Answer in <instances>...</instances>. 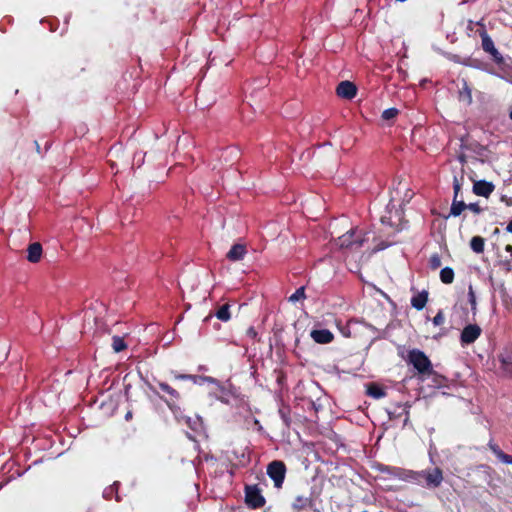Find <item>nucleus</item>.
<instances>
[{
    "instance_id": "nucleus-1",
    "label": "nucleus",
    "mask_w": 512,
    "mask_h": 512,
    "mask_svg": "<svg viewBox=\"0 0 512 512\" xmlns=\"http://www.w3.org/2000/svg\"><path fill=\"white\" fill-rule=\"evenodd\" d=\"M414 473V483L428 489L438 488L443 482V472L438 467L414 471Z\"/></svg>"
},
{
    "instance_id": "nucleus-2",
    "label": "nucleus",
    "mask_w": 512,
    "mask_h": 512,
    "mask_svg": "<svg viewBox=\"0 0 512 512\" xmlns=\"http://www.w3.org/2000/svg\"><path fill=\"white\" fill-rule=\"evenodd\" d=\"M366 234L362 230L351 229L338 237L336 245L341 249L356 250L363 246Z\"/></svg>"
},
{
    "instance_id": "nucleus-3",
    "label": "nucleus",
    "mask_w": 512,
    "mask_h": 512,
    "mask_svg": "<svg viewBox=\"0 0 512 512\" xmlns=\"http://www.w3.org/2000/svg\"><path fill=\"white\" fill-rule=\"evenodd\" d=\"M408 361L421 374L430 373L432 371L430 360L424 352L418 349H413L409 352Z\"/></svg>"
},
{
    "instance_id": "nucleus-4",
    "label": "nucleus",
    "mask_w": 512,
    "mask_h": 512,
    "mask_svg": "<svg viewBox=\"0 0 512 512\" xmlns=\"http://www.w3.org/2000/svg\"><path fill=\"white\" fill-rule=\"evenodd\" d=\"M267 474L276 488H281L286 475V466L282 461H272L267 467Z\"/></svg>"
},
{
    "instance_id": "nucleus-5",
    "label": "nucleus",
    "mask_w": 512,
    "mask_h": 512,
    "mask_svg": "<svg viewBox=\"0 0 512 512\" xmlns=\"http://www.w3.org/2000/svg\"><path fill=\"white\" fill-rule=\"evenodd\" d=\"M480 36L482 39L483 50L489 53L497 64L503 63V56L495 48L494 42L491 39V37L487 34L485 28H482V30L480 31Z\"/></svg>"
},
{
    "instance_id": "nucleus-6",
    "label": "nucleus",
    "mask_w": 512,
    "mask_h": 512,
    "mask_svg": "<svg viewBox=\"0 0 512 512\" xmlns=\"http://www.w3.org/2000/svg\"><path fill=\"white\" fill-rule=\"evenodd\" d=\"M482 329L477 324H468L465 326L460 335V343L462 346L474 343L481 335Z\"/></svg>"
},
{
    "instance_id": "nucleus-7",
    "label": "nucleus",
    "mask_w": 512,
    "mask_h": 512,
    "mask_svg": "<svg viewBox=\"0 0 512 512\" xmlns=\"http://www.w3.org/2000/svg\"><path fill=\"white\" fill-rule=\"evenodd\" d=\"M245 500L249 507L256 509L265 504V499L256 486H248L245 491Z\"/></svg>"
},
{
    "instance_id": "nucleus-8",
    "label": "nucleus",
    "mask_w": 512,
    "mask_h": 512,
    "mask_svg": "<svg viewBox=\"0 0 512 512\" xmlns=\"http://www.w3.org/2000/svg\"><path fill=\"white\" fill-rule=\"evenodd\" d=\"M381 471L402 481L414 483L415 473L413 470L403 469L400 467L385 466L384 468L381 469Z\"/></svg>"
},
{
    "instance_id": "nucleus-9",
    "label": "nucleus",
    "mask_w": 512,
    "mask_h": 512,
    "mask_svg": "<svg viewBox=\"0 0 512 512\" xmlns=\"http://www.w3.org/2000/svg\"><path fill=\"white\" fill-rule=\"evenodd\" d=\"M357 87L350 81H342L338 84L336 93L344 99H352L355 97Z\"/></svg>"
},
{
    "instance_id": "nucleus-10",
    "label": "nucleus",
    "mask_w": 512,
    "mask_h": 512,
    "mask_svg": "<svg viewBox=\"0 0 512 512\" xmlns=\"http://www.w3.org/2000/svg\"><path fill=\"white\" fill-rule=\"evenodd\" d=\"M495 186L492 182H488L485 180L475 181L473 184V193L488 198L490 194L494 191Z\"/></svg>"
},
{
    "instance_id": "nucleus-11",
    "label": "nucleus",
    "mask_w": 512,
    "mask_h": 512,
    "mask_svg": "<svg viewBox=\"0 0 512 512\" xmlns=\"http://www.w3.org/2000/svg\"><path fill=\"white\" fill-rule=\"evenodd\" d=\"M310 336L319 344H328L334 338L332 332L328 329L312 330Z\"/></svg>"
},
{
    "instance_id": "nucleus-12",
    "label": "nucleus",
    "mask_w": 512,
    "mask_h": 512,
    "mask_svg": "<svg viewBox=\"0 0 512 512\" xmlns=\"http://www.w3.org/2000/svg\"><path fill=\"white\" fill-rule=\"evenodd\" d=\"M42 246L38 242L30 244L27 248V260L31 263H37L42 257Z\"/></svg>"
},
{
    "instance_id": "nucleus-13",
    "label": "nucleus",
    "mask_w": 512,
    "mask_h": 512,
    "mask_svg": "<svg viewBox=\"0 0 512 512\" xmlns=\"http://www.w3.org/2000/svg\"><path fill=\"white\" fill-rule=\"evenodd\" d=\"M247 251L244 245L242 244H234L229 252L227 253V258L230 261H240L244 258Z\"/></svg>"
},
{
    "instance_id": "nucleus-14",
    "label": "nucleus",
    "mask_w": 512,
    "mask_h": 512,
    "mask_svg": "<svg viewBox=\"0 0 512 512\" xmlns=\"http://www.w3.org/2000/svg\"><path fill=\"white\" fill-rule=\"evenodd\" d=\"M428 301V292L422 291L411 298V306L416 310H422Z\"/></svg>"
},
{
    "instance_id": "nucleus-15",
    "label": "nucleus",
    "mask_w": 512,
    "mask_h": 512,
    "mask_svg": "<svg viewBox=\"0 0 512 512\" xmlns=\"http://www.w3.org/2000/svg\"><path fill=\"white\" fill-rule=\"evenodd\" d=\"M395 192L396 194L403 193L401 200L403 204L409 203L414 196V192L408 188L407 184L402 182L398 183V186L395 188Z\"/></svg>"
},
{
    "instance_id": "nucleus-16",
    "label": "nucleus",
    "mask_w": 512,
    "mask_h": 512,
    "mask_svg": "<svg viewBox=\"0 0 512 512\" xmlns=\"http://www.w3.org/2000/svg\"><path fill=\"white\" fill-rule=\"evenodd\" d=\"M312 504V500L308 497L304 496H297L292 503V508L296 512H300L304 510L306 507L310 506Z\"/></svg>"
},
{
    "instance_id": "nucleus-17",
    "label": "nucleus",
    "mask_w": 512,
    "mask_h": 512,
    "mask_svg": "<svg viewBox=\"0 0 512 512\" xmlns=\"http://www.w3.org/2000/svg\"><path fill=\"white\" fill-rule=\"evenodd\" d=\"M465 209H467V204L464 201L458 200V199H453L449 216L457 217V216L461 215V213Z\"/></svg>"
},
{
    "instance_id": "nucleus-18",
    "label": "nucleus",
    "mask_w": 512,
    "mask_h": 512,
    "mask_svg": "<svg viewBox=\"0 0 512 512\" xmlns=\"http://www.w3.org/2000/svg\"><path fill=\"white\" fill-rule=\"evenodd\" d=\"M459 99L467 104L472 102V92L465 80H463V86L459 90Z\"/></svg>"
},
{
    "instance_id": "nucleus-19",
    "label": "nucleus",
    "mask_w": 512,
    "mask_h": 512,
    "mask_svg": "<svg viewBox=\"0 0 512 512\" xmlns=\"http://www.w3.org/2000/svg\"><path fill=\"white\" fill-rule=\"evenodd\" d=\"M485 241L480 236H474L470 241V247L475 253H482L484 251Z\"/></svg>"
},
{
    "instance_id": "nucleus-20",
    "label": "nucleus",
    "mask_w": 512,
    "mask_h": 512,
    "mask_svg": "<svg viewBox=\"0 0 512 512\" xmlns=\"http://www.w3.org/2000/svg\"><path fill=\"white\" fill-rule=\"evenodd\" d=\"M440 279L444 284H451L454 280V271L450 267H445L440 271Z\"/></svg>"
},
{
    "instance_id": "nucleus-21",
    "label": "nucleus",
    "mask_w": 512,
    "mask_h": 512,
    "mask_svg": "<svg viewBox=\"0 0 512 512\" xmlns=\"http://www.w3.org/2000/svg\"><path fill=\"white\" fill-rule=\"evenodd\" d=\"M367 394L374 399H380L385 396L384 390L375 384L368 386Z\"/></svg>"
},
{
    "instance_id": "nucleus-22",
    "label": "nucleus",
    "mask_w": 512,
    "mask_h": 512,
    "mask_svg": "<svg viewBox=\"0 0 512 512\" xmlns=\"http://www.w3.org/2000/svg\"><path fill=\"white\" fill-rule=\"evenodd\" d=\"M230 306L228 304H224L222 305L216 312V317L221 320V321H228L230 320L231 318V315H230Z\"/></svg>"
},
{
    "instance_id": "nucleus-23",
    "label": "nucleus",
    "mask_w": 512,
    "mask_h": 512,
    "mask_svg": "<svg viewBox=\"0 0 512 512\" xmlns=\"http://www.w3.org/2000/svg\"><path fill=\"white\" fill-rule=\"evenodd\" d=\"M503 369L512 376V350L501 357Z\"/></svg>"
},
{
    "instance_id": "nucleus-24",
    "label": "nucleus",
    "mask_w": 512,
    "mask_h": 512,
    "mask_svg": "<svg viewBox=\"0 0 512 512\" xmlns=\"http://www.w3.org/2000/svg\"><path fill=\"white\" fill-rule=\"evenodd\" d=\"M112 348H113V350L116 353L121 352L122 350H124L126 348V344H125L123 338H121L119 336H113V338H112Z\"/></svg>"
},
{
    "instance_id": "nucleus-25",
    "label": "nucleus",
    "mask_w": 512,
    "mask_h": 512,
    "mask_svg": "<svg viewBox=\"0 0 512 512\" xmlns=\"http://www.w3.org/2000/svg\"><path fill=\"white\" fill-rule=\"evenodd\" d=\"M160 389L168 393L173 399H179V393L165 382L158 383Z\"/></svg>"
},
{
    "instance_id": "nucleus-26",
    "label": "nucleus",
    "mask_w": 512,
    "mask_h": 512,
    "mask_svg": "<svg viewBox=\"0 0 512 512\" xmlns=\"http://www.w3.org/2000/svg\"><path fill=\"white\" fill-rule=\"evenodd\" d=\"M305 288L304 286L299 287L290 297L289 301L295 303L299 300L305 299Z\"/></svg>"
},
{
    "instance_id": "nucleus-27",
    "label": "nucleus",
    "mask_w": 512,
    "mask_h": 512,
    "mask_svg": "<svg viewBox=\"0 0 512 512\" xmlns=\"http://www.w3.org/2000/svg\"><path fill=\"white\" fill-rule=\"evenodd\" d=\"M468 300L471 305L472 312L475 313L477 303H476V296H475L472 285H470L468 288Z\"/></svg>"
},
{
    "instance_id": "nucleus-28",
    "label": "nucleus",
    "mask_w": 512,
    "mask_h": 512,
    "mask_svg": "<svg viewBox=\"0 0 512 512\" xmlns=\"http://www.w3.org/2000/svg\"><path fill=\"white\" fill-rule=\"evenodd\" d=\"M117 486H118V483L115 482L113 485L107 487L104 491H103V497L105 499H112V497L114 496V494L116 493V489H117Z\"/></svg>"
},
{
    "instance_id": "nucleus-29",
    "label": "nucleus",
    "mask_w": 512,
    "mask_h": 512,
    "mask_svg": "<svg viewBox=\"0 0 512 512\" xmlns=\"http://www.w3.org/2000/svg\"><path fill=\"white\" fill-rule=\"evenodd\" d=\"M398 114V110L396 108H388L383 111L382 118L384 120H391L395 118Z\"/></svg>"
},
{
    "instance_id": "nucleus-30",
    "label": "nucleus",
    "mask_w": 512,
    "mask_h": 512,
    "mask_svg": "<svg viewBox=\"0 0 512 512\" xmlns=\"http://www.w3.org/2000/svg\"><path fill=\"white\" fill-rule=\"evenodd\" d=\"M431 269L435 270L441 266V258L438 254H433L429 259Z\"/></svg>"
},
{
    "instance_id": "nucleus-31",
    "label": "nucleus",
    "mask_w": 512,
    "mask_h": 512,
    "mask_svg": "<svg viewBox=\"0 0 512 512\" xmlns=\"http://www.w3.org/2000/svg\"><path fill=\"white\" fill-rule=\"evenodd\" d=\"M445 317L443 312L440 310L438 313L434 316L432 322L435 326H440L444 323Z\"/></svg>"
},
{
    "instance_id": "nucleus-32",
    "label": "nucleus",
    "mask_w": 512,
    "mask_h": 512,
    "mask_svg": "<svg viewBox=\"0 0 512 512\" xmlns=\"http://www.w3.org/2000/svg\"><path fill=\"white\" fill-rule=\"evenodd\" d=\"M453 190H454V197H453V199H458V195H459V192L461 190V183L457 179V177H454V180H453Z\"/></svg>"
},
{
    "instance_id": "nucleus-33",
    "label": "nucleus",
    "mask_w": 512,
    "mask_h": 512,
    "mask_svg": "<svg viewBox=\"0 0 512 512\" xmlns=\"http://www.w3.org/2000/svg\"><path fill=\"white\" fill-rule=\"evenodd\" d=\"M489 448L491 449V451L495 454V456L499 459L500 456L504 453L500 448L499 446H497L496 444H493L492 442L489 443Z\"/></svg>"
},
{
    "instance_id": "nucleus-34",
    "label": "nucleus",
    "mask_w": 512,
    "mask_h": 512,
    "mask_svg": "<svg viewBox=\"0 0 512 512\" xmlns=\"http://www.w3.org/2000/svg\"><path fill=\"white\" fill-rule=\"evenodd\" d=\"M489 448L491 449V451L495 454V456L499 459L500 456L504 453L500 448L499 446H497L496 444H493L492 442L489 443Z\"/></svg>"
},
{
    "instance_id": "nucleus-35",
    "label": "nucleus",
    "mask_w": 512,
    "mask_h": 512,
    "mask_svg": "<svg viewBox=\"0 0 512 512\" xmlns=\"http://www.w3.org/2000/svg\"><path fill=\"white\" fill-rule=\"evenodd\" d=\"M467 209L471 210L475 214H480L483 211L478 203L467 204Z\"/></svg>"
},
{
    "instance_id": "nucleus-36",
    "label": "nucleus",
    "mask_w": 512,
    "mask_h": 512,
    "mask_svg": "<svg viewBox=\"0 0 512 512\" xmlns=\"http://www.w3.org/2000/svg\"><path fill=\"white\" fill-rule=\"evenodd\" d=\"M499 460L505 464H512V456L511 455H508L506 453H503Z\"/></svg>"
},
{
    "instance_id": "nucleus-37",
    "label": "nucleus",
    "mask_w": 512,
    "mask_h": 512,
    "mask_svg": "<svg viewBox=\"0 0 512 512\" xmlns=\"http://www.w3.org/2000/svg\"><path fill=\"white\" fill-rule=\"evenodd\" d=\"M399 408H401L403 413L405 414L404 425H406L409 420V407L405 405L403 407L399 406Z\"/></svg>"
},
{
    "instance_id": "nucleus-38",
    "label": "nucleus",
    "mask_w": 512,
    "mask_h": 512,
    "mask_svg": "<svg viewBox=\"0 0 512 512\" xmlns=\"http://www.w3.org/2000/svg\"><path fill=\"white\" fill-rule=\"evenodd\" d=\"M246 334L248 337L250 338H255L257 336V332L256 330L254 329V327H249L246 331Z\"/></svg>"
},
{
    "instance_id": "nucleus-39",
    "label": "nucleus",
    "mask_w": 512,
    "mask_h": 512,
    "mask_svg": "<svg viewBox=\"0 0 512 512\" xmlns=\"http://www.w3.org/2000/svg\"><path fill=\"white\" fill-rule=\"evenodd\" d=\"M388 414H389V419L390 420L395 419L396 417L401 415V413H397L396 411L395 412L389 411Z\"/></svg>"
},
{
    "instance_id": "nucleus-40",
    "label": "nucleus",
    "mask_w": 512,
    "mask_h": 512,
    "mask_svg": "<svg viewBox=\"0 0 512 512\" xmlns=\"http://www.w3.org/2000/svg\"><path fill=\"white\" fill-rule=\"evenodd\" d=\"M186 423H187V424H188L192 429H195V426H194V425H196L197 421H193V424H192L191 419H190V418H187V419H186Z\"/></svg>"
},
{
    "instance_id": "nucleus-41",
    "label": "nucleus",
    "mask_w": 512,
    "mask_h": 512,
    "mask_svg": "<svg viewBox=\"0 0 512 512\" xmlns=\"http://www.w3.org/2000/svg\"><path fill=\"white\" fill-rule=\"evenodd\" d=\"M176 378L177 379H188V378H190V376L189 375H177Z\"/></svg>"
},
{
    "instance_id": "nucleus-42",
    "label": "nucleus",
    "mask_w": 512,
    "mask_h": 512,
    "mask_svg": "<svg viewBox=\"0 0 512 512\" xmlns=\"http://www.w3.org/2000/svg\"><path fill=\"white\" fill-rule=\"evenodd\" d=\"M505 250H506L507 252H509V253H511V254H512V245H507V246L505 247Z\"/></svg>"
},
{
    "instance_id": "nucleus-43",
    "label": "nucleus",
    "mask_w": 512,
    "mask_h": 512,
    "mask_svg": "<svg viewBox=\"0 0 512 512\" xmlns=\"http://www.w3.org/2000/svg\"><path fill=\"white\" fill-rule=\"evenodd\" d=\"M148 386H149V389H150L152 392L156 393V390L154 389V387H153V386H151V385H148Z\"/></svg>"
},
{
    "instance_id": "nucleus-44",
    "label": "nucleus",
    "mask_w": 512,
    "mask_h": 512,
    "mask_svg": "<svg viewBox=\"0 0 512 512\" xmlns=\"http://www.w3.org/2000/svg\"><path fill=\"white\" fill-rule=\"evenodd\" d=\"M130 417H131V412H128V413L126 414V419L128 420Z\"/></svg>"
},
{
    "instance_id": "nucleus-45",
    "label": "nucleus",
    "mask_w": 512,
    "mask_h": 512,
    "mask_svg": "<svg viewBox=\"0 0 512 512\" xmlns=\"http://www.w3.org/2000/svg\"><path fill=\"white\" fill-rule=\"evenodd\" d=\"M509 116H510V119H512V110L510 111Z\"/></svg>"
}]
</instances>
